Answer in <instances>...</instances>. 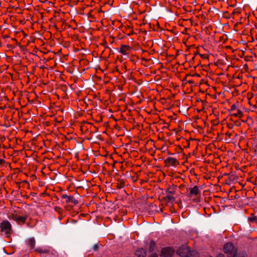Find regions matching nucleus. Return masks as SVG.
<instances>
[{
    "label": "nucleus",
    "mask_w": 257,
    "mask_h": 257,
    "mask_svg": "<svg viewBox=\"0 0 257 257\" xmlns=\"http://www.w3.org/2000/svg\"><path fill=\"white\" fill-rule=\"evenodd\" d=\"M35 250L41 254L49 253L50 252V250L48 248L44 247H38Z\"/></svg>",
    "instance_id": "nucleus-13"
},
{
    "label": "nucleus",
    "mask_w": 257,
    "mask_h": 257,
    "mask_svg": "<svg viewBox=\"0 0 257 257\" xmlns=\"http://www.w3.org/2000/svg\"><path fill=\"white\" fill-rule=\"evenodd\" d=\"M224 252L227 257H236L237 253V249L232 243L227 242L224 245Z\"/></svg>",
    "instance_id": "nucleus-2"
},
{
    "label": "nucleus",
    "mask_w": 257,
    "mask_h": 257,
    "mask_svg": "<svg viewBox=\"0 0 257 257\" xmlns=\"http://www.w3.org/2000/svg\"><path fill=\"white\" fill-rule=\"evenodd\" d=\"M35 239L34 237L29 238L27 241V244L30 247L31 249L35 247Z\"/></svg>",
    "instance_id": "nucleus-12"
},
{
    "label": "nucleus",
    "mask_w": 257,
    "mask_h": 257,
    "mask_svg": "<svg viewBox=\"0 0 257 257\" xmlns=\"http://www.w3.org/2000/svg\"><path fill=\"white\" fill-rule=\"evenodd\" d=\"M257 220V217L252 215L250 217L248 218V221L250 222H254Z\"/></svg>",
    "instance_id": "nucleus-17"
},
{
    "label": "nucleus",
    "mask_w": 257,
    "mask_h": 257,
    "mask_svg": "<svg viewBox=\"0 0 257 257\" xmlns=\"http://www.w3.org/2000/svg\"><path fill=\"white\" fill-rule=\"evenodd\" d=\"M165 163L167 165H171L174 167H176L179 164L178 161L174 158L169 157L165 160Z\"/></svg>",
    "instance_id": "nucleus-9"
},
{
    "label": "nucleus",
    "mask_w": 257,
    "mask_h": 257,
    "mask_svg": "<svg viewBox=\"0 0 257 257\" xmlns=\"http://www.w3.org/2000/svg\"><path fill=\"white\" fill-rule=\"evenodd\" d=\"M174 252V250L171 247H164L161 249V257H171Z\"/></svg>",
    "instance_id": "nucleus-6"
},
{
    "label": "nucleus",
    "mask_w": 257,
    "mask_h": 257,
    "mask_svg": "<svg viewBox=\"0 0 257 257\" xmlns=\"http://www.w3.org/2000/svg\"><path fill=\"white\" fill-rule=\"evenodd\" d=\"M5 163V160L4 159H0V165H2Z\"/></svg>",
    "instance_id": "nucleus-21"
},
{
    "label": "nucleus",
    "mask_w": 257,
    "mask_h": 257,
    "mask_svg": "<svg viewBox=\"0 0 257 257\" xmlns=\"http://www.w3.org/2000/svg\"><path fill=\"white\" fill-rule=\"evenodd\" d=\"M226 138H225V140L227 141L230 138L231 136H232V133L231 132H227L226 133Z\"/></svg>",
    "instance_id": "nucleus-18"
},
{
    "label": "nucleus",
    "mask_w": 257,
    "mask_h": 257,
    "mask_svg": "<svg viewBox=\"0 0 257 257\" xmlns=\"http://www.w3.org/2000/svg\"><path fill=\"white\" fill-rule=\"evenodd\" d=\"M243 112L241 110L237 109L236 112H232L231 115L236 117H241L242 116Z\"/></svg>",
    "instance_id": "nucleus-14"
},
{
    "label": "nucleus",
    "mask_w": 257,
    "mask_h": 257,
    "mask_svg": "<svg viewBox=\"0 0 257 257\" xmlns=\"http://www.w3.org/2000/svg\"><path fill=\"white\" fill-rule=\"evenodd\" d=\"M156 248V243L154 241H151L150 243L149 246V250L150 251H154Z\"/></svg>",
    "instance_id": "nucleus-15"
},
{
    "label": "nucleus",
    "mask_w": 257,
    "mask_h": 257,
    "mask_svg": "<svg viewBox=\"0 0 257 257\" xmlns=\"http://www.w3.org/2000/svg\"><path fill=\"white\" fill-rule=\"evenodd\" d=\"M61 198L62 199H66V203H72L74 205H76L78 203V200L75 199L74 197L72 196H69L66 194H62L61 195Z\"/></svg>",
    "instance_id": "nucleus-8"
},
{
    "label": "nucleus",
    "mask_w": 257,
    "mask_h": 257,
    "mask_svg": "<svg viewBox=\"0 0 257 257\" xmlns=\"http://www.w3.org/2000/svg\"><path fill=\"white\" fill-rule=\"evenodd\" d=\"M8 216L10 220H13L18 225H22L26 223L29 215L26 213H23V211L19 209L9 213Z\"/></svg>",
    "instance_id": "nucleus-1"
},
{
    "label": "nucleus",
    "mask_w": 257,
    "mask_h": 257,
    "mask_svg": "<svg viewBox=\"0 0 257 257\" xmlns=\"http://www.w3.org/2000/svg\"><path fill=\"white\" fill-rule=\"evenodd\" d=\"M177 253L182 257H188L191 255L190 248L186 246H182L177 250Z\"/></svg>",
    "instance_id": "nucleus-7"
},
{
    "label": "nucleus",
    "mask_w": 257,
    "mask_h": 257,
    "mask_svg": "<svg viewBox=\"0 0 257 257\" xmlns=\"http://www.w3.org/2000/svg\"><path fill=\"white\" fill-rule=\"evenodd\" d=\"M150 257H158V254L156 253H153Z\"/></svg>",
    "instance_id": "nucleus-22"
},
{
    "label": "nucleus",
    "mask_w": 257,
    "mask_h": 257,
    "mask_svg": "<svg viewBox=\"0 0 257 257\" xmlns=\"http://www.w3.org/2000/svg\"><path fill=\"white\" fill-rule=\"evenodd\" d=\"M98 245L97 244H95L93 245V249L94 251H96L97 250V249H98Z\"/></svg>",
    "instance_id": "nucleus-20"
},
{
    "label": "nucleus",
    "mask_w": 257,
    "mask_h": 257,
    "mask_svg": "<svg viewBox=\"0 0 257 257\" xmlns=\"http://www.w3.org/2000/svg\"><path fill=\"white\" fill-rule=\"evenodd\" d=\"M135 254L138 257H146V251L143 248H140L137 250Z\"/></svg>",
    "instance_id": "nucleus-11"
},
{
    "label": "nucleus",
    "mask_w": 257,
    "mask_h": 257,
    "mask_svg": "<svg viewBox=\"0 0 257 257\" xmlns=\"http://www.w3.org/2000/svg\"><path fill=\"white\" fill-rule=\"evenodd\" d=\"M125 185V182L124 181L120 180L118 181V182L117 183L116 187L118 189L122 188Z\"/></svg>",
    "instance_id": "nucleus-16"
},
{
    "label": "nucleus",
    "mask_w": 257,
    "mask_h": 257,
    "mask_svg": "<svg viewBox=\"0 0 257 257\" xmlns=\"http://www.w3.org/2000/svg\"><path fill=\"white\" fill-rule=\"evenodd\" d=\"M201 195V191L197 186H195L193 188H190L187 190L186 194L188 198H191L195 196H200Z\"/></svg>",
    "instance_id": "nucleus-4"
},
{
    "label": "nucleus",
    "mask_w": 257,
    "mask_h": 257,
    "mask_svg": "<svg viewBox=\"0 0 257 257\" xmlns=\"http://www.w3.org/2000/svg\"><path fill=\"white\" fill-rule=\"evenodd\" d=\"M131 48L128 45H121L119 52L123 55H127L130 53Z\"/></svg>",
    "instance_id": "nucleus-10"
},
{
    "label": "nucleus",
    "mask_w": 257,
    "mask_h": 257,
    "mask_svg": "<svg viewBox=\"0 0 257 257\" xmlns=\"http://www.w3.org/2000/svg\"><path fill=\"white\" fill-rule=\"evenodd\" d=\"M236 109V106L235 104H233L230 108V111L231 112H233V111H234Z\"/></svg>",
    "instance_id": "nucleus-19"
},
{
    "label": "nucleus",
    "mask_w": 257,
    "mask_h": 257,
    "mask_svg": "<svg viewBox=\"0 0 257 257\" xmlns=\"http://www.w3.org/2000/svg\"><path fill=\"white\" fill-rule=\"evenodd\" d=\"M176 189V186H170L166 191L167 193L166 198L168 199V202H174L175 200V198L173 195L175 193Z\"/></svg>",
    "instance_id": "nucleus-5"
},
{
    "label": "nucleus",
    "mask_w": 257,
    "mask_h": 257,
    "mask_svg": "<svg viewBox=\"0 0 257 257\" xmlns=\"http://www.w3.org/2000/svg\"><path fill=\"white\" fill-rule=\"evenodd\" d=\"M1 231L5 234L9 235L13 233L12 226L8 220H4L0 224Z\"/></svg>",
    "instance_id": "nucleus-3"
}]
</instances>
